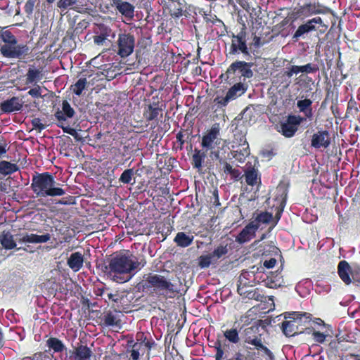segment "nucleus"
I'll return each instance as SVG.
<instances>
[{"label": "nucleus", "mask_w": 360, "mask_h": 360, "mask_svg": "<svg viewBox=\"0 0 360 360\" xmlns=\"http://www.w3.org/2000/svg\"><path fill=\"white\" fill-rule=\"evenodd\" d=\"M145 263L141 264V262L127 250L113 253L108 259V264L100 266L103 272L113 276L114 281L124 283L129 280L131 273L140 269Z\"/></svg>", "instance_id": "nucleus-1"}, {"label": "nucleus", "mask_w": 360, "mask_h": 360, "mask_svg": "<svg viewBox=\"0 0 360 360\" xmlns=\"http://www.w3.org/2000/svg\"><path fill=\"white\" fill-rule=\"evenodd\" d=\"M58 184L53 174L46 172L37 173L32 176L31 188L37 197L61 196L65 193V191L56 186Z\"/></svg>", "instance_id": "nucleus-2"}, {"label": "nucleus", "mask_w": 360, "mask_h": 360, "mask_svg": "<svg viewBox=\"0 0 360 360\" xmlns=\"http://www.w3.org/2000/svg\"><path fill=\"white\" fill-rule=\"evenodd\" d=\"M286 319L282 323L281 329L287 337H292L303 333L311 327V314L299 311L288 312L285 315Z\"/></svg>", "instance_id": "nucleus-3"}, {"label": "nucleus", "mask_w": 360, "mask_h": 360, "mask_svg": "<svg viewBox=\"0 0 360 360\" xmlns=\"http://www.w3.org/2000/svg\"><path fill=\"white\" fill-rule=\"evenodd\" d=\"M165 108V105L162 101L158 99L151 101L148 104H146L143 110V117L147 121L157 122L158 125L153 128L151 135H160L165 134L169 129V123L160 120L162 118L163 111Z\"/></svg>", "instance_id": "nucleus-4"}, {"label": "nucleus", "mask_w": 360, "mask_h": 360, "mask_svg": "<svg viewBox=\"0 0 360 360\" xmlns=\"http://www.w3.org/2000/svg\"><path fill=\"white\" fill-rule=\"evenodd\" d=\"M252 66V62L236 60L229 65L224 74L221 75L220 78H224L230 85L240 82L242 77L243 82H245L246 78L250 79L253 76V72L251 70Z\"/></svg>", "instance_id": "nucleus-5"}, {"label": "nucleus", "mask_w": 360, "mask_h": 360, "mask_svg": "<svg viewBox=\"0 0 360 360\" xmlns=\"http://www.w3.org/2000/svg\"><path fill=\"white\" fill-rule=\"evenodd\" d=\"M174 285L165 276L159 274H148L143 277V280L139 283V288L146 292L150 290L160 292L161 295L168 292H174Z\"/></svg>", "instance_id": "nucleus-6"}, {"label": "nucleus", "mask_w": 360, "mask_h": 360, "mask_svg": "<svg viewBox=\"0 0 360 360\" xmlns=\"http://www.w3.org/2000/svg\"><path fill=\"white\" fill-rule=\"evenodd\" d=\"M229 37L231 39L229 54H242L246 60L252 58L250 48L248 47L247 43V27L245 23L242 24L240 30L237 34L230 32Z\"/></svg>", "instance_id": "nucleus-7"}, {"label": "nucleus", "mask_w": 360, "mask_h": 360, "mask_svg": "<svg viewBox=\"0 0 360 360\" xmlns=\"http://www.w3.org/2000/svg\"><path fill=\"white\" fill-rule=\"evenodd\" d=\"M116 53L122 58L130 56L135 47V37L130 33H121L116 42Z\"/></svg>", "instance_id": "nucleus-8"}, {"label": "nucleus", "mask_w": 360, "mask_h": 360, "mask_svg": "<svg viewBox=\"0 0 360 360\" xmlns=\"http://www.w3.org/2000/svg\"><path fill=\"white\" fill-rule=\"evenodd\" d=\"M0 52L8 58L25 59L30 54V49L27 44L17 43L14 45H2Z\"/></svg>", "instance_id": "nucleus-9"}, {"label": "nucleus", "mask_w": 360, "mask_h": 360, "mask_svg": "<svg viewBox=\"0 0 360 360\" xmlns=\"http://www.w3.org/2000/svg\"><path fill=\"white\" fill-rule=\"evenodd\" d=\"M321 22L322 19L319 16L308 20L306 22L298 26L292 34V40L296 42L305 39L309 32L316 30V24H321Z\"/></svg>", "instance_id": "nucleus-10"}, {"label": "nucleus", "mask_w": 360, "mask_h": 360, "mask_svg": "<svg viewBox=\"0 0 360 360\" xmlns=\"http://www.w3.org/2000/svg\"><path fill=\"white\" fill-rule=\"evenodd\" d=\"M94 42L96 45L103 46L109 37L114 38L115 34L112 29L103 23H95L93 29Z\"/></svg>", "instance_id": "nucleus-11"}, {"label": "nucleus", "mask_w": 360, "mask_h": 360, "mask_svg": "<svg viewBox=\"0 0 360 360\" xmlns=\"http://www.w3.org/2000/svg\"><path fill=\"white\" fill-rule=\"evenodd\" d=\"M304 122H306V118L300 115H288L285 121L281 124L283 135H294Z\"/></svg>", "instance_id": "nucleus-12"}, {"label": "nucleus", "mask_w": 360, "mask_h": 360, "mask_svg": "<svg viewBox=\"0 0 360 360\" xmlns=\"http://www.w3.org/2000/svg\"><path fill=\"white\" fill-rule=\"evenodd\" d=\"M317 13L319 11L316 9V6L311 4H307L299 8H295L290 15V18L292 19V22L290 24V27L292 29L295 28V25L293 24L295 20L298 18L304 19Z\"/></svg>", "instance_id": "nucleus-13"}, {"label": "nucleus", "mask_w": 360, "mask_h": 360, "mask_svg": "<svg viewBox=\"0 0 360 360\" xmlns=\"http://www.w3.org/2000/svg\"><path fill=\"white\" fill-rule=\"evenodd\" d=\"M288 193V184L281 181L273 193V207H285Z\"/></svg>", "instance_id": "nucleus-14"}, {"label": "nucleus", "mask_w": 360, "mask_h": 360, "mask_svg": "<svg viewBox=\"0 0 360 360\" xmlns=\"http://www.w3.org/2000/svg\"><path fill=\"white\" fill-rule=\"evenodd\" d=\"M259 332V326L258 325H253L245 328L241 334L244 343L255 347L262 340V335Z\"/></svg>", "instance_id": "nucleus-15"}, {"label": "nucleus", "mask_w": 360, "mask_h": 360, "mask_svg": "<svg viewBox=\"0 0 360 360\" xmlns=\"http://www.w3.org/2000/svg\"><path fill=\"white\" fill-rule=\"evenodd\" d=\"M245 136H240L239 143L236 146L231 145V153L238 162H243L250 154L249 144L245 140Z\"/></svg>", "instance_id": "nucleus-16"}, {"label": "nucleus", "mask_w": 360, "mask_h": 360, "mask_svg": "<svg viewBox=\"0 0 360 360\" xmlns=\"http://www.w3.org/2000/svg\"><path fill=\"white\" fill-rule=\"evenodd\" d=\"M260 278L264 285L269 288H278L284 283L283 276L281 271H270L269 274H264Z\"/></svg>", "instance_id": "nucleus-17"}, {"label": "nucleus", "mask_w": 360, "mask_h": 360, "mask_svg": "<svg viewBox=\"0 0 360 360\" xmlns=\"http://www.w3.org/2000/svg\"><path fill=\"white\" fill-rule=\"evenodd\" d=\"M23 107V101L19 97L13 96L9 99L5 100L0 104V111L1 113H12L20 111Z\"/></svg>", "instance_id": "nucleus-18"}, {"label": "nucleus", "mask_w": 360, "mask_h": 360, "mask_svg": "<svg viewBox=\"0 0 360 360\" xmlns=\"http://www.w3.org/2000/svg\"><path fill=\"white\" fill-rule=\"evenodd\" d=\"M255 275L254 271H243L240 274L238 284H237V290L238 292L242 295L243 294H245L247 292L246 288L253 286L255 282Z\"/></svg>", "instance_id": "nucleus-19"}, {"label": "nucleus", "mask_w": 360, "mask_h": 360, "mask_svg": "<svg viewBox=\"0 0 360 360\" xmlns=\"http://www.w3.org/2000/svg\"><path fill=\"white\" fill-rule=\"evenodd\" d=\"M119 313L120 312L116 310H108L103 312V315L101 318L103 326L120 328L122 326V321Z\"/></svg>", "instance_id": "nucleus-20"}, {"label": "nucleus", "mask_w": 360, "mask_h": 360, "mask_svg": "<svg viewBox=\"0 0 360 360\" xmlns=\"http://www.w3.org/2000/svg\"><path fill=\"white\" fill-rule=\"evenodd\" d=\"M110 4L127 20H130L134 18V6L130 3L122 0H111Z\"/></svg>", "instance_id": "nucleus-21"}, {"label": "nucleus", "mask_w": 360, "mask_h": 360, "mask_svg": "<svg viewBox=\"0 0 360 360\" xmlns=\"http://www.w3.org/2000/svg\"><path fill=\"white\" fill-rule=\"evenodd\" d=\"M92 351L87 345H79L70 352V360H91Z\"/></svg>", "instance_id": "nucleus-22"}, {"label": "nucleus", "mask_w": 360, "mask_h": 360, "mask_svg": "<svg viewBox=\"0 0 360 360\" xmlns=\"http://www.w3.org/2000/svg\"><path fill=\"white\" fill-rule=\"evenodd\" d=\"M257 231V226L250 222L246 225L236 236V240L242 244L250 241Z\"/></svg>", "instance_id": "nucleus-23"}, {"label": "nucleus", "mask_w": 360, "mask_h": 360, "mask_svg": "<svg viewBox=\"0 0 360 360\" xmlns=\"http://www.w3.org/2000/svg\"><path fill=\"white\" fill-rule=\"evenodd\" d=\"M245 182L248 185L254 186L261 184V174L257 169L248 167L244 172Z\"/></svg>", "instance_id": "nucleus-24"}, {"label": "nucleus", "mask_w": 360, "mask_h": 360, "mask_svg": "<svg viewBox=\"0 0 360 360\" xmlns=\"http://www.w3.org/2000/svg\"><path fill=\"white\" fill-rule=\"evenodd\" d=\"M51 238V236L49 233H46L44 235H37L34 233H25L22 234V237L18 239V243H46Z\"/></svg>", "instance_id": "nucleus-25"}, {"label": "nucleus", "mask_w": 360, "mask_h": 360, "mask_svg": "<svg viewBox=\"0 0 360 360\" xmlns=\"http://www.w3.org/2000/svg\"><path fill=\"white\" fill-rule=\"evenodd\" d=\"M338 274L340 279L347 285L352 283L350 275L352 268L346 260H341L338 265Z\"/></svg>", "instance_id": "nucleus-26"}, {"label": "nucleus", "mask_w": 360, "mask_h": 360, "mask_svg": "<svg viewBox=\"0 0 360 360\" xmlns=\"http://www.w3.org/2000/svg\"><path fill=\"white\" fill-rule=\"evenodd\" d=\"M67 264L68 266L75 272L79 271L83 266L84 256L79 252L72 253L68 259Z\"/></svg>", "instance_id": "nucleus-27"}, {"label": "nucleus", "mask_w": 360, "mask_h": 360, "mask_svg": "<svg viewBox=\"0 0 360 360\" xmlns=\"http://www.w3.org/2000/svg\"><path fill=\"white\" fill-rule=\"evenodd\" d=\"M184 2V0H169L167 8L172 17L179 18L183 15Z\"/></svg>", "instance_id": "nucleus-28"}, {"label": "nucleus", "mask_w": 360, "mask_h": 360, "mask_svg": "<svg viewBox=\"0 0 360 360\" xmlns=\"http://www.w3.org/2000/svg\"><path fill=\"white\" fill-rule=\"evenodd\" d=\"M312 101L309 98H305L299 100L297 102V107L300 112L304 115V118L312 120L313 117V109H312Z\"/></svg>", "instance_id": "nucleus-29"}, {"label": "nucleus", "mask_w": 360, "mask_h": 360, "mask_svg": "<svg viewBox=\"0 0 360 360\" xmlns=\"http://www.w3.org/2000/svg\"><path fill=\"white\" fill-rule=\"evenodd\" d=\"M248 86L245 84V82H236L233 83V85L230 89H229L226 94L231 100H235L238 97L243 95L246 92Z\"/></svg>", "instance_id": "nucleus-30"}, {"label": "nucleus", "mask_w": 360, "mask_h": 360, "mask_svg": "<svg viewBox=\"0 0 360 360\" xmlns=\"http://www.w3.org/2000/svg\"><path fill=\"white\" fill-rule=\"evenodd\" d=\"M74 115V109L70 106L67 100H64L62 103V110L58 109L55 113V117L58 121H65L66 117L71 118Z\"/></svg>", "instance_id": "nucleus-31"}, {"label": "nucleus", "mask_w": 360, "mask_h": 360, "mask_svg": "<svg viewBox=\"0 0 360 360\" xmlns=\"http://www.w3.org/2000/svg\"><path fill=\"white\" fill-rule=\"evenodd\" d=\"M219 163L222 166L221 170L225 174L230 175L231 179L236 181L241 179L242 173L238 169L233 168L229 163L222 159L219 160Z\"/></svg>", "instance_id": "nucleus-32"}, {"label": "nucleus", "mask_w": 360, "mask_h": 360, "mask_svg": "<svg viewBox=\"0 0 360 360\" xmlns=\"http://www.w3.org/2000/svg\"><path fill=\"white\" fill-rule=\"evenodd\" d=\"M0 243L6 250H12L16 247V243L13 239V236L6 231H4L0 235Z\"/></svg>", "instance_id": "nucleus-33"}, {"label": "nucleus", "mask_w": 360, "mask_h": 360, "mask_svg": "<svg viewBox=\"0 0 360 360\" xmlns=\"http://www.w3.org/2000/svg\"><path fill=\"white\" fill-rule=\"evenodd\" d=\"M194 237L186 234L184 232H178L174 239V242L177 246L186 248L192 244Z\"/></svg>", "instance_id": "nucleus-34"}, {"label": "nucleus", "mask_w": 360, "mask_h": 360, "mask_svg": "<svg viewBox=\"0 0 360 360\" xmlns=\"http://www.w3.org/2000/svg\"><path fill=\"white\" fill-rule=\"evenodd\" d=\"M330 142L329 136H312L311 144L316 149L323 151L330 144Z\"/></svg>", "instance_id": "nucleus-35"}, {"label": "nucleus", "mask_w": 360, "mask_h": 360, "mask_svg": "<svg viewBox=\"0 0 360 360\" xmlns=\"http://www.w3.org/2000/svg\"><path fill=\"white\" fill-rule=\"evenodd\" d=\"M46 346L53 351V352H62L66 347L63 342L57 338L51 337L46 342Z\"/></svg>", "instance_id": "nucleus-36"}, {"label": "nucleus", "mask_w": 360, "mask_h": 360, "mask_svg": "<svg viewBox=\"0 0 360 360\" xmlns=\"http://www.w3.org/2000/svg\"><path fill=\"white\" fill-rule=\"evenodd\" d=\"M206 157L204 151L198 149H195L194 153L192 156L191 164L193 168L200 169L202 167V163Z\"/></svg>", "instance_id": "nucleus-37"}, {"label": "nucleus", "mask_w": 360, "mask_h": 360, "mask_svg": "<svg viewBox=\"0 0 360 360\" xmlns=\"http://www.w3.org/2000/svg\"><path fill=\"white\" fill-rule=\"evenodd\" d=\"M273 219V215L268 212H262L257 214L255 219L251 223L259 228L261 224H268Z\"/></svg>", "instance_id": "nucleus-38"}, {"label": "nucleus", "mask_w": 360, "mask_h": 360, "mask_svg": "<svg viewBox=\"0 0 360 360\" xmlns=\"http://www.w3.org/2000/svg\"><path fill=\"white\" fill-rule=\"evenodd\" d=\"M18 169L16 164L8 161L2 160L0 162V174L8 175L14 173Z\"/></svg>", "instance_id": "nucleus-39"}, {"label": "nucleus", "mask_w": 360, "mask_h": 360, "mask_svg": "<svg viewBox=\"0 0 360 360\" xmlns=\"http://www.w3.org/2000/svg\"><path fill=\"white\" fill-rule=\"evenodd\" d=\"M276 155V149L271 145L266 146L259 152L260 157L266 161L271 160Z\"/></svg>", "instance_id": "nucleus-40"}, {"label": "nucleus", "mask_w": 360, "mask_h": 360, "mask_svg": "<svg viewBox=\"0 0 360 360\" xmlns=\"http://www.w3.org/2000/svg\"><path fill=\"white\" fill-rule=\"evenodd\" d=\"M294 69L292 71L296 72V75L300 72L315 73L319 70V67L317 65L307 63L302 66L294 65Z\"/></svg>", "instance_id": "nucleus-41"}, {"label": "nucleus", "mask_w": 360, "mask_h": 360, "mask_svg": "<svg viewBox=\"0 0 360 360\" xmlns=\"http://www.w3.org/2000/svg\"><path fill=\"white\" fill-rule=\"evenodd\" d=\"M0 38L4 42V45H14L18 41L16 37L9 30L1 31Z\"/></svg>", "instance_id": "nucleus-42"}, {"label": "nucleus", "mask_w": 360, "mask_h": 360, "mask_svg": "<svg viewBox=\"0 0 360 360\" xmlns=\"http://www.w3.org/2000/svg\"><path fill=\"white\" fill-rule=\"evenodd\" d=\"M224 336L233 344H238L240 341L238 331L236 328L228 329L224 332Z\"/></svg>", "instance_id": "nucleus-43"}, {"label": "nucleus", "mask_w": 360, "mask_h": 360, "mask_svg": "<svg viewBox=\"0 0 360 360\" xmlns=\"http://www.w3.org/2000/svg\"><path fill=\"white\" fill-rule=\"evenodd\" d=\"M42 78L41 72L37 69L30 68L27 73V83H34L39 81Z\"/></svg>", "instance_id": "nucleus-44"}, {"label": "nucleus", "mask_w": 360, "mask_h": 360, "mask_svg": "<svg viewBox=\"0 0 360 360\" xmlns=\"http://www.w3.org/2000/svg\"><path fill=\"white\" fill-rule=\"evenodd\" d=\"M217 138H218V136H202V146L205 148L207 150H211L212 153H214L216 150L214 141Z\"/></svg>", "instance_id": "nucleus-45"}, {"label": "nucleus", "mask_w": 360, "mask_h": 360, "mask_svg": "<svg viewBox=\"0 0 360 360\" xmlns=\"http://www.w3.org/2000/svg\"><path fill=\"white\" fill-rule=\"evenodd\" d=\"M134 171L133 169H125L120 175L119 181L124 184H133V183H131V180L133 179H134Z\"/></svg>", "instance_id": "nucleus-46"}, {"label": "nucleus", "mask_w": 360, "mask_h": 360, "mask_svg": "<svg viewBox=\"0 0 360 360\" xmlns=\"http://www.w3.org/2000/svg\"><path fill=\"white\" fill-rule=\"evenodd\" d=\"M214 143L216 144V150L214 154L217 157L219 156L220 151L224 150L225 152L226 148L230 149V143L227 142L226 140L221 139L219 136L215 139Z\"/></svg>", "instance_id": "nucleus-47"}, {"label": "nucleus", "mask_w": 360, "mask_h": 360, "mask_svg": "<svg viewBox=\"0 0 360 360\" xmlns=\"http://www.w3.org/2000/svg\"><path fill=\"white\" fill-rule=\"evenodd\" d=\"M86 78H79L77 82L72 86V91L75 94L80 96L86 86Z\"/></svg>", "instance_id": "nucleus-48"}, {"label": "nucleus", "mask_w": 360, "mask_h": 360, "mask_svg": "<svg viewBox=\"0 0 360 360\" xmlns=\"http://www.w3.org/2000/svg\"><path fill=\"white\" fill-rule=\"evenodd\" d=\"M57 6L60 9H66L68 7L72 6L76 11H79L77 0H59Z\"/></svg>", "instance_id": "nucleus-49"}, {"label": "nucleus", "mask_w": 360, "mask_h": 360, "mask_svg": "<svg viewBox=\"0 0 360 360\" xmlns=\"http://www.w3.org/2000/svg\"><path fill=\"white\" fill-rule=\"evenodd\" d=\"M358 112L359 108L357 107V103L354 99L352 98L348 101L346 115L347 117H349V115L355 117L356 115H357Z\"/></svg>", "instance_id": "nucleus-50"}, {"label": "nucleus", "mask_w": 360, "mask_h": 360, "mask_svg": "<svg viewBox=\"0 0 360 360\" xmlns=\"http://www.w3.org/2000/svg\"><path fill=\"white\" fill-rule=\"evenodd\" d=\"M255 349L258 351H261L262 352V355L266 356L269 358V360H274V355L273 352L263 344L262 340L255 347Z\"/></svg>", "instance_id": "nucleus-51"}, {"label": "nucleus", "mask_w": 360, "mask_h": 360, "mask_svg": "<svg viewBox=\"0 0 360 360\" xmlns=\"http://www.w3.org/2000/svg\"><path fill=\"white\" fill-rule=\"evenodd\" d=\"M212 258L213 257L211 253L205 255H201L198 258L199 266L202 269L209 267L212 263Z\"/></svg>", "instance_id": "nucleus-52"}, {"label": "nucleus", "mask_w": 360, "mask_h": 360, "mask_svg": "<svg viewBox=\"0 0 360 360\" xmlns=\"http://www.w3.org/2000/svg\"><path fill=\"white\" fill-rule=\"evenodd\" d=\"M204 21L210 25H213L214 23L217 22L218 17L212 13L211 11H210L208 13L204 11L203 13H201Z\"/></svg>", "instance_id": "nucleus-53"}, {"label": "nucleus", "mask_w": 360, "mask_h": 360, "mask_svg": "<svg viewBox=\"0 0 360 360\" xmlns=\"http://www.w3.org/2000/svg\"><path fill=\"white\" fill-rule=\"evenodd\" d=\"M228 252L226 245H219L217 247L214 251L211 253L213 257L217 259L221 258L223 255H225Z\"/></svg>", "instance_id": "nucleus-54"}, {"label": "nucleus", "mask_w": 360, "mask_h": 360, "mask_svg": "<svg viewBox=\"0 0 360 360\" xmlns=\"http://www.w3.org/2000/svg\"><path fill=\"white\" fill-rule=\"evenodd\" d=\"M142 346V342H135L132 345V350L131 351V358L133 360H139L140 354L139 350Z\"/></svg>", "instance_id": "nucleus-55"}, {"label": "nucleus", "mask_w": 360, "mask_h": 360, "mask_svg": "<svg viewBox=\"0 0 360 360\" xmlns=\"http://www.w3.org/2000/svg\"><path fill=\"white\" fill-rule=\"evenodd\" d=\"M247 292L244 294L246 297L251 300H255L257 301H261L262 296L256 290H247Z\"/></svg>", "instance_id": "nucleus-56"}, {"label": "nucleus", "mask_w": 360, "mask_h": 360, "mask_svg": "<svg viewBox=\"0 0 360 360\" xmlns=\"http://www.w3.org/2000/svg\"><path fill=\"white\" fill-rule=\"evenodd\" d=\"M312 336L314 341L319 344L323 343L326 338V335L323 333L316 330L312 332Z\"/></svg>", "instance_id": "nucleus-57"}, {"label": "nucleus", "mask_w": 360, "mask_h": 360, "mask_svg": "<svg viewBox=\"0 0 360 360\" xmlns=\"http://www.w3.org/2000/svg\"><path fill=\"white\" fill-rule=\"evenodd\" d=\"M265 44V41L264 40H262L261 37L255 34L253 36V38H252V41L251 42V44H250V47L249 48H252V46L255 47V48H260L262 47V46H264Z\"/></svg>", "instance_id": "nucleus-58"}, {"label": "nucleus", "mask_w": 360, "mask_h": 360, "mask_svg": "<svg viewBox=\"0 0 360 360\" xmlns=\"http://www.w3.org/2000/svg\"><path fill=\"white\" fill-rule=\"evenodd\" d=\"M230 101L232 100L226 94L224 97L217 96V98H214V102L222 107H225L227 105Z\"/></svg>", "instance_id": "nucleus-59"}, {"label": "nucleus", "mask_w": 360, "mask_h": 360, "mask_svg": "<svg viewBox=\"0 0 360 360\" xmlns=\"http://www.w3.org/2000/svg\"><path fill=\"white\" fill-rule=\"evenodd\" d=\"M138 340H139V339H138ZM140 340H141V342H142V345L144 344L145 347L148 349V351H150L155 345L154 340H147L146 336H144L143 333L141 335Z\"/></svg>", "instance_id": "nucleus-60"}, {"label": "nucleus", "mask_w": 360, "mask_h": 360, "mask_svg": "<svg viewBox=\"0 0 360 360\" xmlns=\"http://www.w3.org/2000/svg\"><path fill=\"white\" fill-rule=\"evenodd\" d=\"M214 347L216 349L215 360H222L224 353L221 347V342L219 341H217Z\"/></svg>", "instance_id": "nucleus-61"}, {"label": "nucleus", "mask_w": 360, "mask_h": 360, "mask_svg": "<svg viewBox=\"0 0 360 360\" xmlns=\"http://www.w3.org/2000/svg\"><path fill=\"white\" fill-rule=\"evenodd\" d=\"M34 4H35V0H28L25 3L24 9H25V12L27 14L30 15L32 13L33 10H34Z\"/></svg>", "instance_id": "nucleus-62"}, {"label": "nucleus", "mask_w": 360, "mask_h": 360, "mask_svg": "<svg viewBox=\"0 0 360 360\" xmlns=\"http://www.w3.org/2000/svg\"><path fill=\"white\" fill-rule=\"evenodd\" d=\"M221 130L220 123H214L206 135H218Z\"/></svg>", "instance_id": "nucleus-63"}, {"label": "nucleus", "mask_w": 360, "mask_h": 360, "mask_svg": "<svg viewBox=\"0 0 360 360\" xmlns=\"http://www.w3.org/2000/svg\"><path fill=\"white\" fill-rule=\"evenodd\" d=\"M103 71L105 72V75L108 81L113 79L117 77V75H119V73L117 72L115 70H111V68L103 69Z\"/></svg>", "instance_id": "nucleus-64"}]
</instances>
